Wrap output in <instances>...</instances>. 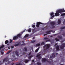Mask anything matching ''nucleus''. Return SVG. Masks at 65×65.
<instances>
[{"label": "nucleus", "instance_id": "1", "mask_svg": "<svg viewBox=\"0 0 65 65\" xmlns=\"http://www.w3.org/2000/svg\"><path fill=\"white\" fill-rule=\"evenodd\" d=\"M62 12H65V11L64 10V9L59 10L56 11V13L55 14V15L56 17H58L59 15H60L59 13H62Z\"/></svg>", "mask_w": 65, "mask_h": 65}, {"label": "nucleus", "instance_id": "2", "mask_svg": "<svg viewBox=\"0 0 65 65\" xmlns=\"http://www.w3.org/2000/svg\"><path fill=\"white\" fill-rule=\"evenodd\" d=\"M50 24L52 26V29H54V28H55V26H54L55 25V22H51L50 23Z\"/></svg>", "mask_w": 65, "mask_h": 65}, {"label": "nucleus", "instance_id": "3", "mask_svg": "<svg viewBox=\"0 0 65 65\" xmlns=\"http://www.w3.org/2000/svg\"><path fill=\"white\" fill-rule=\"evenodd\" d=\"M50 46V44H47L44 45V48H45L46 50H47L49 48Z\"/></svg>", "mask_w": 65, "mask_h": 65}, {"label": "nucleus", "instance_id": "4", "mask_svg": "<svg viewBox=\"0 0 65 65\" xmlns=\"http://www.w3.org/2000/svg\"><path fill=\"white\" fill-rule=\"evenodd\" d=\"M64 47H65V43H63L62 44V45L60 46V48L61 50H63Z\"/></svg>", "mask_w": 65, "mask_h": 65}, {"label": "nucleus", "instance_id": "5", "mask_svg": "<svg viewBox=\"0 0 65 65\" xmlns=\"http://www.w3.org/2000/svg\"><path fill=\"white\" fill-rule=\"evenodd\" d=\"M41 56V54H38L37 55L36 57L37 58H38V59H39V60H40L41 58V56Z\"/></svg>", "mask_w": 65, "mask_h": 65}, {"label": "nucleus", "instance_id": "6", "mask_svg": "<svg viewBox=\"0 0 65 65\" xmlns=\"http://www.w3.org/2000/svg\"><path fill=\"white\" fill-rule=\"evenodd\" d=\"M43 23L41 22H38L37 23V25H36L37 27H39V25H42Z\"/></svg>", "mask_w": 65, "mask_h": 65}, {"label": "nucleus", "instance_id": "7", "mask_svg": "<svg viewBox=\"0 0 65 65\" xmlns=\"http://www.w3.org/2000/svg\"><path fill=\"white\" fill-rule=\"evenodd\" d=\"M8 60H9V58L8 57H7L3 59V62H5V61L7 62L8 61Z\"/></svg>", "mask_w": 65, "mask_h": 65}, {"label": "nucleus", "instance_id": "8", "mask_svg": "<svg viewBox=\"0 0 65 65\" xmlns=\"http://www.w3.org/2000/svg\"><path fill=\"white\" fill-rule=\"evenodd\" d=\"M55 55H58L57 53H56V54H55V53L52 54V57L53 58H55V57H56V56Z\"/></svg>", "mask_w": 65, "mask_h": 65}, {"label": "nucleus", "instance_id": "9", "mask_svg": "<svg viewBox=\"0 0 65 65\" xmlns=\"http://www.w3.org/2000/svg\"><path fill=\"white\" fill-rule=\"evenodd\" d=\"M51 32H53V30H50L49 31L46 32L47 34H51Z\"/></svg>", "mask_w": 65, "mask_h": 65}, {"label": "nucleus", "instance_id": "10", "mask_svg": "<svg viewBox=\"0 0 65 65\" xmlns=\"http://www.w3.org/2000/svg\"><path fill=\"white\" fill-rule=\"evenodd\" d=\"M50 15L51 16H52V17H55V14L53 12L51 13H50Z\"/></svg>", "mask_w": 65, "mask_h": 65}, {"label": "nucleus", "instance_id": "11", "mask_svg": "<svg viewBox=\"0 0 65 65\" xmlns=\"http://www.w3.org/2000/svg\"><path fill=\"white\" fill-rule=\"evenodd\" d=\"M47 61V60L46 58H42V62H46Z\"/></svg>", "mask_w": 65, "mask_h": 65}, {"label": "nucleus", "instance_id": "12", "mask_svg": "<svg viewBox=\"0 0 65 65\" xmlns=\"http://www.w3.org/2000/svg\"><path fill=\"white\" fill-rule=\"evenodd\" d=\"M56 49L57 51H59V45H57V46L56 47Z\"/></svg>", "mask_w": 65, "mask_h": 65}, {"label": "nucleus", "instance_id": "13", "mask_svg": "<svg viewBox=\"0 0 65 65\" xmlns=\"http://www.w3.org/2000/svg\"><path fill=\"white\" fill-rule=\"evenodd\" d=\"M18 38V37H17V36H15L13 37V40H17V38Z\"/></svg>", "mask_w": 65, "mask_h": 65}, {"label": "nucleus", "instance_id": "14", "mask_svg": "<svg viewBox=\"0 0 65 65\" xmlns=\"http://www.w3.org/2000/svg\"><path fill=\"white\" fill-rule=\"evenodd\" d=\"M15 53L17 56H18V57L19 56V54H18V51H15Z\"/></svg>", "mask_w": 65, "mask_h": 65}, {"label": "nucleus", "instance_id": "15", "mask_svg": "<svg viewBox=\"0 0 65 65\" xmlns=\"http://www.w3.org/2000/svg\"><path fill=\"white\" fill-rule=\"evenodd\" d=\"M61 21L60 20H59L58 21L57 23H58V24L59 25V24H61Z\"/></svg>", "mask_w": 65, "mask_h": 65}, {"label": "nucleus", "instance_id": "16", "mask_svg": "<svg viewBox=\"0 0 65 65\" xmlns=\"http://www.w3.org/2000/svg\"><path fill=\"white\" fill-rule=\"evenodd\" d=\"M4 47V45H2L0 47V50H1L2 48H3Z\"/></svg>", "mask_w": 65, "mask_h": 65}, {"label": "nucleus", "instance_id": "17", "mask_svg": "<svg viewBox=\"0 0 65 65\" xmlns=\"http://www.w3.org/2000/svg\"><path fill=\"white\" fill-rule=\"evenodd\" d=\"M27 31L28 32H31V28H29V29H28Z\"/></svg>", "mask_w": 65, "mask_h": 65}, {"label": "nucleus", "instance_id": "18", "mask_svg": "<svg viewBox=\"0 0 65 65\" xmlns=\"http://www.w3.org/2000/svg\"><path fill=\"white\" fill-rule=\"evenodd\" d=\"M58 37L59 39H62V37L61 36H58Z\"/></svg>", "mask_w": 65, "mask_h": 65}, {"label": "nucleus", "instance_id": "19", "mask_svg": "<svg viewBox=\"0 0 65 65\" xmlns=\"http://www.w3.org/2000/svg\"><path fill=\"white\" fill-rule=\"evenodd\" d=\"M33 57V56L32 55H31L30 56H29L28 57V59H29V61H31V57Z\"/></svg>", "mask_w": 65, "mask_h": 65}, {"label": "nucleus", "instance_id": "20", "mask_svg": "<svg viewBox=\"0 0 65 65\" xmlns=\"http://www.w3.org/2000/svg\"><path fill=\"white\" fill-rule=\"evenodd\" d=\"M12 51V50H10L9 51H8V52L7 53V54H9L10 52H11Z\"/></svg>", "mask_w": 65, "mask_h": 65}, {"label": "nucleus", "instance_id": "21", "mask_svg": "<svg viewBox=\"0 0 65 65\" xmlns=\"http://www.w3.org/2000/svg\"><path fill=\"white\" fill-rule=\"evenodd\" d=\"M21 34H19L17 35V37H18H18H21Z\"/></svg>", "mask_w": 65, "mask_h": 65}, {"label": "nucleus", "instance_id": "22", "mask_svg": "<svg viewBox=\"0 0 65 65\" xmlns=\"http://www.w3.org/2000/svg\"><path fill=\"white\" fill-rule=\"evenodd\" d=\"M45 44V42H42L41 43V45H44Z\"/></svg>", "mask_w": 65, "mask_h": 65}, {"label": "nucleus", "instance_id": "23", "mask_svg": "<svg viewBox=\"0 0 65 65\" xmlns=\"http://www.w3.org/2000/svg\"><path fill=\"white\" fill-rule=\"evenodd\" d=\"M9 42L7 40H6L5 41V44H7V43H8Z\"/></svg>", "mask_w": 65, "mask_h": 65}, {"label": "nucleus", "instance_id": "24", "mask_svg": "<svg viewBox=\"0 0 65 65\" xmlns=\"http://www.w3.org/2000/svg\"><path fill=\"white\" fill-rule=\"evenodd\" d=\"M36 32V30L35 29H33L32 30V32L33 33H34Z\"/></svg>", "mask_w": 65, "mask_h": 65}, {"label": "nucleus", "instance_id": "25", "mask_svg": "<svg viewBox=\"0 0 65 65\" xmlns=\"http://www.w3.org/2000/svg\"><path fill=\"white\" fill-rule=\"evenodd\" d=\"M19 44H20V43H19L18 44H17L14 45V46H18V45H19Z\"/></svg>", "mask_w": 65, "mask_h": 65}, {"label": "nucleus", "instance_id": "26", "mask_svg": "<svg viewBox=\"0 0 65 65\" xmlns=\"http://www.w3.org/2000/svg\"><path fill=\"white\" fill-rule=\"evenodd\" d=\"M29 36V35H26L24 37V38H26V37H28Z\"/></svg>", "mask_w": 65, "mask_h": 65}, {"label": "nucleus", "instance_id": "27", "mask_svg": "<svg viewBox=\"0 0 65 65\" xmlns=\"http://www.w3.org/2000/svg\"><path fill=\"white\" fill-rule=\"evenodd\" d=\"M29 60H25L24 61V62L26 63H27V62H28L29 61Z\"/></svg>", "mask_w": 65, "mask_h": 65}, {"label": "nucleus", "instance_id": "28", "mask_svg": "<svg viewBox=\"0 0 65 65\" xmlns=\"http://www.w3.org/2000/svg\"><path fill=\"white\" fill-rule=\"evenodd\" d=\"M39 48H38L35 51V52H37L38 51V50H39Z\"/></svg>", "mask_w": 65, "mask_h": 65}, {"label": "nucleus", "instance_id": "29", "mask_svg": "<svg viewBox=\"0 0 65 65\" xmlns=\"http://www.w3.org/2000/svg\"><path fill=\"white\" fill-rule=\"evenodd\" d=\"M55 40H56V41H59V39L56 38H55Z\"/></svg>", "mask_w": 65, "mask_h": 65}, {"label": "nucleus", "instance_id": "30", "mask_svg": "<svg viewBox=\"0 0 65 65\" xmlns=\"http://www.w3.org/2000/svg\"><path fill=\"white\" fill-rule=\"evenodd\" d=\"M24 49L25 52H27V47H25Z\"/></svg>", "mask_w": 65, "mask_h": 65}, {"label": "nucleus", "instance_id": "31", "mask_svg": "<svg viewBox=\"0 0 65 65\" xmlns=\"http://www.w3.org/2000/svg\"><path fill=\"white\" fill-rule=\"evenodd\" d=\"M37 65H41V63H40V62H38L37 63Z\"/></svg>", "mask_w": 65, "mask_h": 65}, {"label": "nucleus", "instance_id": "32", "mask_svg": "<svg viewBox=\"0 0 65 65\" xmlns=\"http://www.w3.org/2000/svg\"><path fill=\"white\" fill-rule=\"evenodd\" d=\"M52 59V56H51L50 57V60L51 61H53Z\"/></svg>", "mask_w": 65, "mask_h": 65}, {"label": "nucleus", "instance_id": "33", "mask_svg": "<svg viewBox=\"0 0 65 65\" xmlns=\"http://www.w3.org/2000/svg\"><path fill=\"white\" fill-rule=\"evenodd\" d=\"M36 46H40V44L39 43L37 44H36Z\"/></svg>", "mask_w": 65, "mask_h": 65}, {"label": "nucleus", "instance_id": "34", "mask_svg": "<svg viewBox=\"0 0 65 65\" xmlns=\"http://www.w3.org/2000/svg\"><path fill=\"white\" fill-rule=\"evenodd\" d=\"M31 43H34L35 42V40H34V41H31Z\"/></svg>", "mask_w": 65, "mask_h": 65}, {"label": "nucleus", "instance_id": "35", "mask_svg": "<svg viewBox=\"0 0 65 65\" xmlns=\"http://www.w3.org/2000/svg\"><path fill=\"white\" fill-rule=\"evenodd\" d=\"M48 39V38L46 37L44 38V39L45 40H46L47 39Z\"/></svg>", "mask_w": 65, "mask_h": 65}, {"label": "nucleus", "instance_id": "36", "mask_svg": "<svg viewBox=\"0 0 65 65\" xmlns=\"http://www.w3.org/2000/svg\"><path fill=\"white\" fill-rule=\"evenodd\" d=\"M32 28H34V27H35V25H32Z\"/></svg>", "mask_w": 65, "mask_h": 65}, {"label": "nucleus", "instance_id": "37", "mask_svg": "<svg viewBox=\"0 0 65 65\" xmlns=\"http://www.w3.org/2000/svg\"><path fill=\"white\" fill-rule=\"evenodd\" d=\"M10 43H11L12 42V40L10 39Z\"/></svg>", "mask_w": 65, "mask_h": 65}, {"label": "nucleus", "instance_id": "38", "mask_svg": "<svg viewBox=\"0 0 65 65\" xmlns=\"http://www.w3.org/2000/svg\"><path fill=\"white\" fill-rule=\"evenodd\" d=\"M16 65H22V64H21L19 63V64H16Z\"/></svg>", "mask_w": 65, "mask_h": 65}, {"label": "nucleus", "instance_id": "39", "mask_svg": "<svg viewBox=\"0 0 65 65\" xmlns=\"http://www.w3.org/2000/svg\"><path fill=\"white\" fill-rule=\"evenodd\" d=\"M63 15H64V13L61 14V16H63Z\"/></svg>", "mask_w": 65, "mask_h": 65}, {"label": "nucleus", "instance_id": "40", "mask_svg": "<svg viewBox=\"0 0 65 65\" xmlns=\"http://www.w3.org/2000/svg\"><path fill=\"white\" fill-rule=\"evenodd\" d=\"M31 54V52H30L28 54V56H30V55Z\"/></svg>", "mask_w": 65, "mask_h": 65}, {"label": "nucleus", "instance_id": "41", "mask_svg": "<svg viewBox=\"0 0 65 65\" xmlns=\"http://www.w3.org/2000/svg\"><path fill=\"white\" fill-rule=\"evenodd\" d=\"M63 24L65 25V20H64V22H63Z\"/></svg>", "mask_w": 65, "mask_h": 65}, {"label": "nucleus", "instance_id": "42", "mask_svg": "<svg viewBox=\"0 0 65 65\" xmlns=\"http://www.w3.org/2000/svg\"><path fill=\"white\" fill-rule=\"evenodd\" d=\"M47 62H50V60L48 59L47 60Z\"/></svg>", "mask_w": 65, "mask_h": 65}, {"label": "nucleus", "instance_id": "43", "mask_svg": "<svg viewBox=\"0 0 65 65\" xmlns=\"http://www.w3.org/2000/svg\"><path fill=\"white\" fill-rule=\"evenodd\" d=\"M4 53V52H2L1 53V54H2V55H3Z\"/></svg>", "mask_w": 65, "mask_h": 65}, {"label": "nucleus", "instance_id": "44", "mask_svg": "<svg viewBox=\"0 0 65 65\" xmlns=\"http://www.w3.org/2000/svg\"><path fill=\"white\" fill-rule=\"evenodd\" d=\"M47 34H44V36H45V35H47Z\"/></svg>", "mask_w": 65, "mask_h": 65}, {"label": "nucleus", "instance_id": "45", "mask_svg": "<svg viewBox=\"0 0 65 65\" xmlns=\"http://www.w3.org/2000/svg\"><path fill=\"white\" fill-rule=\"evenodd\" d=\"M62 35L63 36H65V34H62Z\"/></svg>", "mask_w": 65, "mask_h": 65}, {"label": "nucleus", "instance_id": "46", "mask_svg": "<svg viewBox=\"0 0 65 65\" xmlns=\"http://www.w3.org/2000/svg\"><path fill=\"white\" fill-rule=\"evenodd\" d=\"M12 56L14 58V57H15V56H14V55H13Z\"/></svg>", "mask_w": 65, "mask_h": 65}, {"label": "nucleus", "instance_id": "47", "mask_svg": "<svg viewBox=\"0 0 65 65\" xmlns=\"http://www.w3.org/2000/svg\"><path fill=\"white\" fill-rule=\"evenodd\" d=\"M24 32H25V30H24L22 32L23 33H24Z\"/></svg>", "mask_w": 65, "mask_h": 65}, {"label": "nucleus", "instance_id": "48", "mask_svg": "<svg viewBox=\"0 0 65 65\" xmlns=\"http://www.w3.org/2000/svg\"><path fill=\"white\" fill-rule=\"evenodd\" d=\"M14 47L13 46H11V48H13Z\"/></svg>", "mask_w": 65, "mask_h": 65}, {"label": "nucleus", "instance_id": "49", "mask_svg": "<svg viewBox=\"0 0 65 65\" xmlns=\"http://www.w3.org/2000/svg\"><path fill=\"white\" fill-rule=\"evenodd\" d=\"M22 45H25V43H23V44H22Z\"/></svg>", "mask_w": 65, "mask_h": 65}, {"label": "nucleus", "instance_id": "50", "mask_svg": "<svg viewBox=\"0 0 65 65\" xmlns=\"http://www.w3.org/2000/svg\"><path fill=\"white\" fill-rule=\"evenodd\" d=\"M32 62H34V60H32Z\"/></svg>", "mask_w": 65, "mask_h": 65}, {"label": "nucleus", "instance_id": "51", "mask_svg": "<svg viewBox=\"0 0 65 65\" xmlns=\"http://www.w3.org/2000/svg\"><path fill=\"white\" fill-rule=\"evenodd\" d=\"M8 49H9V50H10V48L9 47H8Z\"/></svg>", "mask_w": 65, "mask_h": 65}, {"label": "nucleus", "instance_id": "52", "mask_svg": "<svg viewBox=\"0 0 65 65\" xmlns=\"http://www.w3.org/2000/svg\"><path fill=\"white\" fill-rule=\"evenodd\" d=\"M57 34H55V35H54V36H56V35H57Z\"/></svg>", "mask_w": 65, "mask_h": 65}, {"label": "nucleus", "instance_id": "53", "mask_svg": "<svg viewBox=\"0 0 65 65\" xmlns=\"http://www.w3.org/2000/svg\"><path fill=\"white\" fill-rule=\"evenodd\" d=\"M44 28H42V30H44Z\"/></svg>", "mask_w": 65, "mask_h": 65}, {"label": "nucleus", "instance_id": "54", "mask_svg": "<svg viewBox=\"0 0 65 65\" xmlns=\"http://www.w3.org/2000/svg\"><path fill=\"white\" fill-rule=\"evenodd\" d=\"M22 42H23V43H24V41H22Z\"/></svg>", "mask_w": 65, "mask_h": 65}, {"label": "nucleus", "instance_id": "55", "mask_svg": "<svg viewBox=\"0 0 65 65\" xmlns=\"http://www.w3.org/2000/svg\"><path fill=\"white\" fill-rule=\"evenodd\" d=\"M7 36H5V38H6V37Z\"/></svg>", "mask_w": 65, "mask_h": 65}, {"label": "nucleus", "instance_id": "56", "mask_svg": "<svg viewBox=\"0 0 65 65\" xmlns=\"http://www.w3.org/2000/svg\"><path fill=\"white\" fill-rule=\"evenodd\" d=\"M7 45H9V44H7Z\"/></svg>", "mask_w": 65, "mask_h": 65}, {"label": "nucleus", "instance_id": "57", "mask_svg": "<svg viewBox=\"0 0 65 65\" xmlns=\"http://www.w3.org/2000/svg\"><path fill=\"white\" fill-rule=\"evenodd\" d=\"M60 65H64L63 64H61Z\"/></svg>", "mask_w": 65, "mask_h": 65}, {"label": "nucleus", "instance_id": "58", "mask_svg": "<svg viewBox=\"0 0 65 65\" xmlns=\"http://www.w3.org/2000/svg\"><path fill=\"white\" fill-rule=\"evenodd\" d=\"M51 19H53V17H52V16L51 17Z\"/></svg>", "mask_w": 65, "mask_h": 65}, {"label": "nucleus", "instance_id": "59", "mask_svg": "<svg viewBox=\"0 0 65 65\" xmlns=\"http://www.w3.org/2000/svg\"><path fill=\"white\" fill-rule=\"evenodd\" d=\"M10 62H8V64H9V63H10Z\"/></svg>", "mask_w": 65, "mask_h": 65}, {"label": "nucleus", "instance_id": "60", "mask_svg": "<svg viewBox=\"0 0 65 65\" xmlns=\"http://www.w3.org/2000/svg\"><path fill=\"white\" fill-rule=\"evenodd\" d=\"M35 38H34V37H33V39H34Z\"/></svg>", "mask_w": 65, "mask_h": 65}, {"label": "nucleus", "instance_id": "61", "mask_svg": "<svg viewBox=\"0 0 65 65\" xmlns=\"http://www.w3.org/2000/svg\"><path fill=\"white\" fill-rule=\"evenodd\" d=\"M64 15H65V13H64Z\"/></svg>", "mask_w": 65, "mask_h": 65}, {"label": "nucleus", "instance_id": "62", "mask_svg": "<svg viewBox=\"0 0 65 65\" xmlns=\"http://www.w3.org/2000/svg\"><path fill=\"white\" fill-rule=\"evenodd\" d=\"M23 55H25V53L24 54H23Z\"/></svg>", "mask_w": 65, "mask_h": 65}, {"label": "nucleus", "instance_id": "63", "mask_svg": "<svg viewBox=\"0 0 65 65\" xmlns=\"http://www.w3.org/2000/svg\"><path fill=\"white\" fill-rule=\"evenodd\" d=\"M51 37H53V36H52Z\"/></svg>", "mask_w": 65, "mask_h": 65}, {"label": "nucleus", "instance_id": "64", "mask_svg": "<svg viewBox=\"0 0 65 65\" xmlns=\"http://www.w3.org/2000/svg\"><path fill=\"white\" fill-rule=\"evenodd\" d=\"M0 65H1V63H0Z\"/></svg>", "mask_w": 65, "mask_h": 65}]
</instances>
